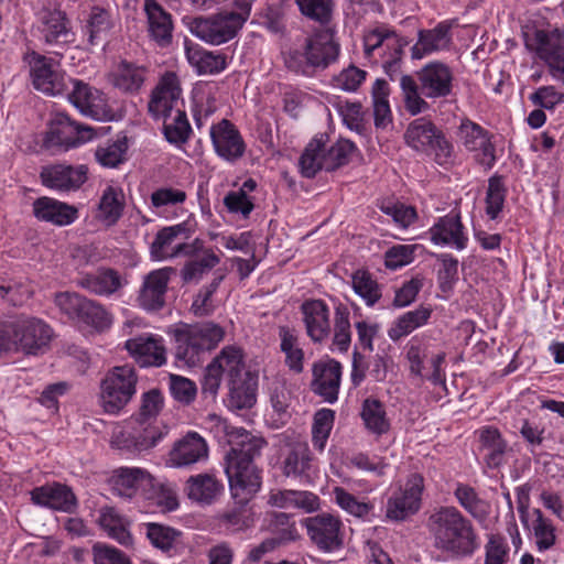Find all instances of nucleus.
Returning a JSON list of instances; mask_svg holds the SVG:
<instances>
[{"instance_id": "54", "label": "nucleus", "mask_w": 564, "mask_h": 564, "mask_svg": "<svg viewBox=\"0 0 564 564\" xmlns=\"http://www.w3.org/2000/svg\"><path fill=\"white\" fill-rule=\"evenodd\" d=\"M113 28L111 14L105 8L94 6L90 8L84 31L88 34V42L91 45L96 44V40L102 34H107Z\"/></svg>"}, {"instance_id": "33", "label": "nucleus", "mask_w": 564, "mask_h": 564, "mask_svg": "<svg viewBox=\"0 0 564 564\" xmlns=\"http://www.w3.org/2000/svg\"><path fill=\"white\" fill-rule=\"evenodd\" d=\"M143 9L150 37L161 47L169 46L172 43L174 28L172 15L155 0H144Z\"/></svg>"}, {"instance_id": "26", "label": "nucleus", "mask_w": 564, "mask_h": 564, "mask_svg": "<svg viewBox=\"0 0 564 564\" xmlns=\"http://www.w3.org/2000/svg\"><path fill=\"white\" fill-rule=\"evenodd\" d=\"M124 347L140 367H161L166 362L164 340L160 336H137L128 339Z\"/></svg>"}, {"instance_id": "53", "label": "nucleus", "mask_w": 564, "mask_h": 564, "mask_svg": "<svg viewBox=\"0 0 564 564\" xmlns=\"http://www.w3.org/2000/svg\"><path fill=\"white\" fill-rule=\"evenodd\" d=\"M351 288L367 306H373L381 297L378 282L366 270H357L352 273Z\"/></svg>"}, {"instance_id": "52", "label": "nucleus", "mask_w": 564, "mask_h": 564, "mask_svg": "<svg viewBox=\"0 0 564 564\" xmlns=\"http://www.w3.org/2000/svg\"><path fill=\"white\" fill-rule=\"evenodd\" d=\"M341 522L332 514H319V551L332 553L343 545Z\"/></svg>"}, {"instance_id": "27", "label": "nucleus", "mask_w": 564, "mask_h": 564, "mask_svg": "<svg viewBox=\"0 0 564 564\" xmlns=\"http://www.w3.org/2000/svg\"><path fill=\"white\" fill-rule=\"evenodd\" d=\"M431 241L440 247H449L457 251L465 250L468 235L458 214H447L440 217L429 230Z\"/></svg>"}, {"instance_id": "29", "label": "nucleus", "mask_w": 564, "mask_h": 564, "mask_svg": "<svg viewBox=\"0 0 564 564\" xmlns=\"http://www.w3.org/2000/svg\"><path fill=\"white\" fill-rule=\"evenodd\" d=\"M184 52L188 64L199 76L219 74L228 66L224 53L208 51L187 37L184 40Z\"/></svg>"}, {"instance_id": "50", "label": "nucleus", "mask_w": 564, "mask_h": 564, "mask_svg": "<svg viewBox=\"0 0 564 564\" xmlns=\"http://www.w3.org/2000/svg\"><path fill=\"white\" fill-rule=\"evenodd\" d=\"M355 151V144L346 139L338 140L327 150L319 148V170L334 171L346 165Z\"/></svg>"}, {"instance_id": "11", "label": "nucleus", "mask_w": 564, "mask_h": 564, "mask_svg": "<svg viewBox=\"0 0 564 564\" xmlns=\"http://www.w3.org/2000/svg\"><path fill=\"white\" fill-rule=\"evenodd\" d=\"M188 29L200 41L209 45H221L238 34L241 21L224 11L208 17L194 18Z\"/></svg>"}, {"instance_id": "63", "label": "nucleus", "mask_w": 564, "mask_h": 564, "mask_svg": "<svg viewBox=\"0 0 564 564\" xmlns=\"http://www.w3.org/2000/svg\"><path fill=\"white\" fill-rule=\"evenodd\" d=\"M351 333L349 312L346 308L338 307L334 317V339L333 345L340 352H346L350 346Z\"/></svg>"}, {"instance_id": "57", "label": "nucleus", "mask_w": 564, "mask_h": 564, "mask_svg": "<svg viewBox=\"0 0 564 564\" xmlns=\"http://www.w3.org/2000/svg\"><path fill=\"white\" fill-rule=\"evenodd\" d=\"M173 113L174 116L172 115L167 119H162L164 121L163 132L170 143L183 144L188 140L192 128L184 108Z\"/></svg>"}, {"instance_id": "35", "label": "nucleus", "mask_w": 564, "mask_h": 564, "mask_svg": "<svg viewBox=\"0 0 564 564\" xmlns=\"http://www.w3.org/2000/svg\"><path fill=\"white\" fill-rule=\"evenodd\" d=\"M126 196L121 187L107 185L99 197L95 218L106 227L115 226L123 215Z\"/></svg>"}, {"instance_id": "41", "label": "nucleus", "mask_w": 564, "mask_h": 564, "mask_svg": "<svg viewBox=\"0 0 564 564\" xmlns=\"http://www.w3.org/2000/svg\"><path fill=\"white\" fill-rule=\"evenodd\" d=\"M227 386L229 408L243 410L256 403L257 379L251 372L227 381Z\"/></svg>"}, {"instance_id": "59", "label": "nucleus", "mask_w": 564, "mask_h": 564, "mask_svg": "<svg viewBox=\"0 0 564 564\" xmlns=\"http://www.w3.org/2000/svg\"><path fill=\"white\" fill-rule=\"evenodd\" d=\"M507 189L502 177L491 176L488 181L486 193V214L490 219H497L502 212L506 200Z\"/></svg>"}, {"instance_id": "51", "label": "nucleus", "mask_w": 564, "mask_h": 564, "mask_svg": "<svg viewBox=\"0 0 564 564\" xmlns=\"http://www.w3.org/2000/svg\"><path fill=\"white\" fill-rule=\"evenodd\" d=\"M429 345L419 337H412L405 346V359L412 376L425 379L429 376L427 368Z\"/></svg>"}, {"instance_id": "9", "label": "nucleus", "mask_w": 564, "mask_h": 564, "mask_svg": "<svg viewBox=\"0 0 564 564\" xmlns=\"http://www.w3.org/2000/svg\"><path fill=\"white\" fill-rule=\"evenodd\" d=\"M248 372L250 371L246 369L242 349L236 345H227L205 368L202 393L214 399L218 394L223 376L229 381Z\"/></svg>"}, {"instance_id": "16", "label": "nucleus", "mask_w": 564, "mask_h": 564, "mask_svg": "<svg viewBox=\"0 0 564 564\" xmlns=\"http://www.w3.org/2000/svg\"><path fill=\"white\" fill-rule=\"evenodd\" d=\"M94 135L93 128L76 124L66 115H57L50 123L44 147L48 150L67 151L90 141Z\"/></svg>"}, {"instance_id": "2", "label": "nucleus", "mask_w": 564, "mask_h": 564, "mask_svg": "<svg viewBox=\"0 0 564 564\" xmlns=\"http://www.w3.org/2000/svg\"><path fill=\"white\" fill-rule=\"evenodd\" d=\"M427 528L434 547L452 558L471 557L480 547L474 524L456 507L435 509L429 517Z\"/></svg>"}, {"instance_id": "61", "label": "nucleus", "mask_w": 564, "mask_h": 564, "mask_svg": "<svg viewBox=\"0 0 564 564\" xmlns=\"http://www.w3.org/2000/svg\"><path fill=\"white\" fill-rule=\"evenodd\" d=\"M224 276L215 278L209 284L204 285L195 295L191 305V312L198 317L210 315L215 305L213 303V295L219 288Z\"/></svg>"}, {"instance_id": "36", "label": "nucleus", "mask_w": 564, "mask_h": 564, "mask_svg": "<svg viewBox=\"0 0 564 564\" xmlns=\"http://www.w3.org/2000/svg\"><path fill=\"white\" fill-rule=\"evenodd\" d=\"M147 69L132 62L121 61L109 74V82L124 94H137L144 84Z\"/></svg>"}, {"instance_id": "14", "label": "nucleus", "mask_w": 564, "mask_h": 564, "mask_svg": "<svg viewBox=\"0 0 564 564\" xmlns=\"http://www.w3.org/2000/svg\"><path fill=\"white\" fill-rule=\"evenodd\" d=\"M184 108L180 78L173 72L165 73L151 93L149 113L155 120L167 119Z\"/></svg>"}, {"instance_id": "20", "label": "nucleus", "mask_w": 564, "mask_h": 564, "mask_svg": "<svg viewBox=\"0 0 564 564\" xmlns=\"http://www.w3.org/2000/svg\"><path fill=\"white\" fill-rule=\"evenodd\" d=\"M88 169L84 164H50L43 166L40 172L42 184L59 193L75 192L86 183Z\"/></svg>"}, {"instance_id": "28", "label": "nucleus", "mask_w": 564, "mask_h": 564, "mask_svg": "<svg viewBox=\"0 0 564 564\" xmlns=\"http://www.w3.org/2000/svg\"><path fill=\"white\" fill-rule=\"evenodd\" d=\"M452 23L440 22L435 28L420 30L417 41L411 48L413 59H422L425 56L448 51L452 45Z\"/></svg>"}, {"instance_id": "39", "label": "nucleus", "mask_w": 564, "mask_h": 564, "mask_svg": "<svg viewBox=\"0 0 564 564\" xmlns=\"http://www.w3.org/2000/svg\"><path fill=\"white\" fill-rule=\"evenodd\" d=\"M186 492L191 500L203 505H210L221 496L224 485L214 475L198 474L187 479Z\"/></svg>"}, {"instance_id": "1", "label": "nucleus", "mask_w": 564, "mask_h": 564, "mask_svg": "<svg viewBox=\"0 0 564 564\" xmlns=\"http://www.w3.org/2000/svg\"><path fill=\"white\" fill-rule=\"evenodd\" d=\"M216 421L217 433H223L230 451L225 456V473L235 506L224 511L220 523L231 532H239L253 524L249 501L261 488L260 471L253 460L260 455L265 442L243 427H237L227 420L212 416Z\"/></svg>"}, {"instance_id": "25", "label": "nucleus", "mask_w": 564, "mask_h": 564, "mask_svg": "<svg viewBox=\"0 0 564 564\" xmlns=\"http://www.w3.org/2000/svg\"><path fill=\"white\" fill-rule=\"evenodd\" d=\"M31 501L39 507L55 511L73 512L77 508V498L73 490L61 482H51L35 487L30 491Z\"/></svg>"}, {"instance_id": "19", "label": "nucleus", "mask_w": 564, "mask_h": 564, "mask_svg": "<svg viewBox=\"0 0 564 564\" xmlns=\"http://www.w3.org/2000/svg\"><path fill=\"white\" fill-rule=\"evenodd\" d=\"M335 8L334 0H319V68L329 66L339 57Z\"/></svg>"}, {"instance_id": "48", "label": "nucleus", "mask_w": 564, "mask_h": 564, "mask_svg": "<svg viewBox=\"0 0 564 564\" xmlns=\"http://www.w3.org/2000/svg\"><path fill=\"white\" fill-rule=\"evenodd\" d=\"M479 438L485 453V460L490 468H497L503 463L507 443L500 432L495 427H484L479 431Z\"/></svg>"}, {"instance_id": "34", "label": "nucleus", "mask_w": 564, "mask_h": 564, "mask_svg": "<svg viewBox=\"0 0 564 564\" xmlns=\"http://www.w3.org/2000/svg\"><path fill=\"white\" fill-rule=\"evenodd\" d=\"M113 489L119 496L132 498L138 492H145L154 487V478L143 468L121 467L112 477Z\"/></svg>"}, {"instance_id": "30", "label": "nucleus", "mask_w": 564, "mask_h": 564, "mask_svg": "<svg viewBox=\"0 0 564 564\" xmlns=\"http://www.w3.org/2000/svg\"><path fill=\"white\" fill-rule=\"evenodd\" d=\"M208 457V445L204 437L197 432H188L181 440L175 442L169 453V464L172 467H185Z\"/></svg>"}, {"instance_id": "60", "label": "nucleus", "mask_w": 564, "mask_h": 564, "mask_svg": "<svg viewBox=\"0 0 564 564\" xmlns=\"http://www.w3.org/2000/svg\"><path fill=\"white\" fill-rule=\"evenodd\" d=\"M127 150V139L121 138L98 147L95 156L102 166L116 167L126 160Z\"/></svg>"}, {"instance_id": "15", "label": "nucleus", "mask_w": 564, "mask_h": 564, "mask_svg": "<svg viewBox=\"0 0 564 564\" xmlns=\"http://www.w3.org/2000/svg\"><path fill=\"white\" fill-rule=\"evenodd\" d=\"M457 138L480 165L487 170L494 167L497 162L496 147L488 130L469 119H464L458 127Z\"/></svg>"}, {"instance_id": "40", "label": "nucleus", "mask_w": 564, "mask_h": 564, "mask_svg": "<svg viewBox=\"0 0 564 564\" xmlns=\"http://www.w3.org/2000/svg\"><path fill=\"white\" fill-rule=\"evenodd\" d=\"M76 283L99 296H109L122 286L120 275L112 269H100L95 273L84 274L77 279Z\"/></svg>"}, {"instance_id": "23", "label": "nucleus", "mask_w": 564, "mask_h": 564, "mask_svg": "<svg viewBox=\"0 0 564 564\" xmlns=\"http://www.w3.org/2000/svg\"><path fill=\"white\" fill-rule=\"evenodd\" d=\"M454 74L442 62H430L417 72L421 94L427 99L446 98L453 90Z\"/></svg>"}, {"instance_id": "4", "label": "nucleus", "mask_w": 564, "mask_h": 564, "mask_svg": "<svg viewBox=\"0 0 564 564\" xmlns=\"http://www.w3.org/2000/svg\"><path fill=\"white\" fill-rule=\"evenodd\" d=\"M225 329L213 322L183 325L174 332L175 359L186 367L202 365L206 355L225 338Z\"/></svg>"}, {"instance_id": "64", "label": "nucleus", "mask_w": 564, "mask_h": 564, "mask_svg": "<svg viewBox=\"0 0 564 564\" xmlns=\"http://www.w3.org/2000/svg\"><path fill=\"white\" fill-rule=\"evenodd\" d=\"M510 560V549L505 536L500 534H489L485 544L484 564H508Z\"/></svg>"}, {"instance_id": "21", "label": "nucleus", "mask_w": 564, "mask_h": 564, "mask_svg": "<svg viewBox=\"0 0 564 564\" xmlns=\"http://www.w3.org/2000/svg\"><path fill=\"white\" fill-rule=\"evenodd\" d=\"M209 133L216 154L224 161L236 163L245 155L247 144L231 121L220 120L210 127Z\"/></svg>"}, {"instance_id": "42", "label": "nucleus", "mask_w": 564, "mask_h": 564, "mask_svg": "<svg viewBox=\"0 0 564 564\" xmlns=\"http://www.w3.org/2000/svg\"><path fill=\"white\" fill-rule=\"evenodd\" d=\"M343 367L329 357L319 359V399L335 403L338 399Z\"/></svg>"}, {"instance_id": "8", "label": "nucleus", "mask_w": 564, "mask_h": 564, "mask_svg": "<svg viewBox=\"0 0 564 564\" xmlns=\"http://www.w3.org/2000/svg\"><path fill=\"white\" fill-rule=\"evenodd\" d=\"M137 382L132 366H117L108 371L100 384V404L105 412L118 414L135 394Z\"/></svg>"}, {"instance_id": "56", "label": "nucleus", "mask_w": 564, "mask_h": 564, "mask_svg": "<svg viewBox=\"0 0 564 564\" xmlns=\"http://www.w3.org/2000/svg\"><path fill=\"white\" fill-rule=\"evenodd\" d=\"M281 350L285 354V362L291 370L300 372L303 369V351L300 348L295 333L286 326L279 328Z\"/></svg>"}, {"instance_id": "7", "label": "nucleus", "mask_w": 564, "mask_h": 564, "mask_svg": "<svg viewBox=\"0 0 564 564\" xmlns=\"http://www.w3.org/2000/svg\"><path fill=\"white\" fill-rule=\"evenodd\" d=\"M408 42L389 26L381 24L370 29L364 34V52L367 58L375 53L381 56L386 74L393 79L400 73L403 48Z\"/></svg>"}, {"instance_id": "3", "label": "nucleus", "mask_w": 564, "mask_h": 564, "mask_svg": "<svg viewBox=\"0 0 564 564\" xmlns=\"http://www.w3.org/2000/svg\"><path fill=\"white\" fill-rule=\"evenodd\" d=\"M54 336L51 325L36 316L20 314L0 321V356L44 355L50 349Z\"/></svg>"}, {"instance_id": "44", "label": "nucleus", "mask_w": 564, "mask_h": 564, "mask_svg": "<svg viewBox=\"0 0 564 564\" xmlns=\"http://www.w3.org/2000/svg\"><path fill=\"white\" fill-rule=\"evenodd\" d=\"M454 497L459 506L477 522L484 523L488 519L490 505L480 498L473 487L462 482L457 484L454 489Z\"/></svg>"}, {"instance_id": "45", "label": "nucleus", "mask_w": 564, "mask_h": 564, "mask_svg": "<svg viewBox=\"0 0 564 564\" xmlns=\"http://www.w3.org/2000/svg\"><path fill=\"white\" fill-rule=\"evenodd\" d=\"M285 65L297 74L314 76L317 70L316 40L307 37L302 50H294L285 57Z\"/></svg>"}, {"instance_id": "32", "label": "nucleus", "mask_w": 564, "mask_h": 564, "mask_svg": "<svg viewBox=\"0 0 564 564\" xmlns=\"http://www.w3.org/2000/svg\"><path fill=\"white\" fill-rule=\"evenodd\" d=\"M32 206L36 219L55 226H68L78 218V209L75 206L52 197L36 198Z\"/></svg>"}, {"instance_id": "55", "label": "nucleus", "mask_w": 564, "mask_h": 564, "mask_svg": "<svg viewBox=\"0 0 564 564\" xmlns=\"http://www.w3.org/2000/svg\"><path fill=\"white\" fill-rule=\"evenodd\" d=\"M403 102L405 110L411 116H416L429 110L430 106L425 97L421 94L420 85L409 75H403L400 79Z\"/></svg>"}, {"instance_id": "49", "label": "nucleus", "mask_w": 564, "mask_h": 564, "mask_svg": "<svg viewBox=\"0 0 564 564\" xmlns=\"http://www.w3.org/2000/svg\"><path fill=\"white\" fill-rule=\"evenodd\" d=\"M186 199V192L173 186L159 187L150 195L151 207L160 216H166L169 208L180 209Z\"/></svg>"}, {"instance_id": "12", "label": "nucleus", "mask_w": 564, "mask_h": 564, "mask_svg": "<svg viewBox=\"0 0 564 564\" xmlns=\"http://www.w3.org/2000/svg\"><path fill=\"white\" fill-rule=\"evenodd\" d=\"M424 480L419 474H412L404 485L391 488L386 502V517L392 521H403L416 513L421 507Z\"/></svg>"}, {"instance_id": "22", "label": "nucleus", "mask_w": 564, "mask_h": 564, "mask_svg": "<svg viewBox=\"0 0 564 564\" xmlns=\"http://www.w3.org/2000/svg\"><path fill=\"white\" fill-rule=\"evenodd\" d=\"M280 460L283 474L310 480L313 455L305 441L300 437L284 436L280 441Z\"/></svg>"}, {"instance_id": "43", "label": "nucleus", "mask_w": 564, "mask_h": 564, "mask_svg": "<svg viewBox=\"0 0 564 564\" xmlns=\"http://www.w3.org/2000/svg\"><path fill=\"white\" fill-rule=\"evenodd\" d=\"M432 315V308L419 306L400 315L388 329V336L392 341L410 335L415 329L425 326Z\"/></svg>"}, {"instance_id": "17", "label": "nucleus", "mask_w": 564, "mask_h": 564, "mask_svg": "<svg viewBox=\"0 0 564 564\" xmlns=\"http://www.w3.org/2000/svg\"><path fill=\"white\" fill-rule=\"evenodd\" d=\"M189 229L186 223L164 227L158 231L154 240L151 243V257L155 260H166L175 258L180 254L194 256L195 252L202 248V241L195 239L193 243H177L173 246L177 237H188Z\"/></svg>"}, {"instance_id": "46", "label": "nucleus", "mask_w": 564, "mask_h": 564, "mask_svg": "<svg viewBox=\"0 0 564 564\" xmlns=\"http://www.w3.org/2000/svg\"><path fill=\"white\" fill-rule=\"evenodd\" d=\"M438 131L432 121L419 118L409 124L404 134L405 142L415 151L427 153Z\"/></svg>"}, {"instance_id": "31", "label": "nucleus", "mask_w": 564, "mask_h": 564, "mask_svg": "<svg viewBox=\"0 0 564 564\" xmlns=\"http://www.w3.org/2000/svg\"><path fill=\"white\" fill-rule=\"evenodd\" d=\"M519 513L521 522L531 531L535 546L539 552L552 549L556 541L555 527L552 521L545 518L540 509L531 512L520 503Z\"/></svg>"}, {"instance_id": "13", "label": "nucleus", "mask_w": 564, "mask_h": 564, "mask_svg": "<svg viewBox=\"0 0 564 564\" xmlns=\"http://www.w3.org/2000/svg\"><path fill=\"white\" fill-rule=\"evenodd\" d=\"M527 45L545 61L552 77L564 84V31L536 30L527 36Z\"/></svg>"}, {"instance_id": "5", "label": "nucleus", "mask_w": 564, "mask_h": 564, "mask_svg": "<svg viewBox=\"0 0 564 564\" xmlns=\"http://www.w3.org/2000/svg\"><path fill=\"white\" fill-rule=\"evenodd\" d=\"M56 306L79 326L102 333L110 328L112 315L100 303L75 292H61L55 295Z\"/></svg>"}, {"instance_id": "38", "label": "nucleus", "mask_w": 564, "mask_h": 564, "mask_svg": "<svg viewBox=\"0 0 564 564\" xmlns=\"http://www.w3.org/2000/svg\"><path fill=\"white\" fill-rule=\"evenodd\" d=\"M360 417L368 433L380 440L391 430V420L387 414L384 404L372 398L364 400Z\"/></svg>"}, {"instance_id": "58", "label": "nucleus", "mask_w": 564, "mask_h": 564, "mask_svg": "<svg viewBox=\"0 0 564 564\" xmlns=\"http://www.w3.org/2000/svg\"><path fill=\"white\" fill-rule=\"evenodd\" d=\"M181 532L159 523L147 524V536L151 544L163 552L174 550L178 544Z\"/></svg>"}, {"instance_id": "18", "label": "nucleus", "mask_w": 564, "mask_h": 564, "mask_svg": "<svg viewBox=\"0 0 564 564\" xmlns=\"http://www.w3.org/2000/svg\"><path fill=\"white\" fill-rule=\"evenodd\" d=\"M36 29L45 44L66 45L75 42L76 34L63 10L43 8L36 14Z\"/></svg>"}, {"instance_id": "10", "label": "nucleus", "mask_w": 564, "mask_h": 564, "mask_svg": "<svg viewBox=\"0 0 564 564\" xmlns=\"http://www.w3.org/2000/svg\"><path fill=\"white\" fill-rule=\"evenodd\" d=\"M64 96L82 115L94 120L109 121L113 117L106 95L83 79L72 77Z\"/></svg>"}, {"instance_id": "24", "label": "nucleus", "mask_w": 564, "mask_h": 564, "mask_svg": "<svg viewBox=\"0 0 564 564\" xmlns=\"http://www.w3.org/2000/svg\"><path fill=\"white\" fill-rule=\"evenodd\" d=\"M176 269L164 267L148 273L138 294L139 305L149 312L161 310L165 305V295L171 276Z\"/></svg>"}, {"instance_id": "37", "label": "nucleus", "mask_w": 564, "mask_h": 564, "mask_svg": "<svg viewBox=\"0 0 564 564\" xmlns=\"http://www.w3.org/2000/svg\"><path fill=\"white\" fill-rule=\"evenodd\" d=\"M97 522L106 534L123 546L132 544L130 522L113 507H102L98 511Z\"/></svg>"}, {"instance_id": "62", "label": "nucleus", "mask_w": 564, "mask_h": 564, "mask_svg": "<svg viewBox=\"0 0 564 564\" xmlns=\"http://www.w3.org/2000/svg\"><path fill=\"white\" fill-rule=\"evenodd\" d=\"M341 121L350 129L358 130L362 124V107L341 98L329 100Z\"/></svg>"}, {"instance_id": "6", "label": "nucleus", "mask_w": 564, "mask_h": 564, "mask_svg": "<svg viewBox=\"0 0 564 564\" xmlns=\"http://www.w3.org/2000/svg\"><path fill=\"white\" fill-rule=\"evenodd\" d=\"M23 63L28 67L33 88L46 96H64L69 88V77L52 57L33 50L24 53Z\"/></svg>"}, {"instance_id": "47", "label": "nucleus", "mask_w": 564, "mask_h": 564, "mask_svg": "<svg viewBox=\"0 0 564 564\" xmlns=\"http://www.w3.org/2000/svg\"><path fill=\"white\" fill-rule=\"evenodd\" d=\"M199 251H202V256L187 261L181 270V278L184 283H198L207 272L220 262V257L213 249L202 247L195 253Z\"/></svg>"}]
</instances>
